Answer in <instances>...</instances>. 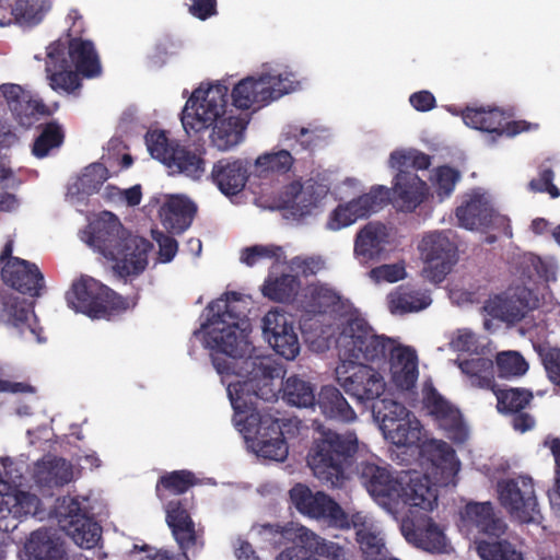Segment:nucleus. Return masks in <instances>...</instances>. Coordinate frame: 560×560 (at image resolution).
I'll return each instance as SVG.
<instances>
[{
    "label": "nucleus",
    "instance_id": "f257e3e1",
    "mask_svg": "<svg viewBox=\"0 0 560 560\" xmlns=\"http://www.w3.org/2000/svg\"><path fill=\"white\" fill-rule=\"evenodd\" d=\"M276 369L269 358H249L243 361L236 376L242 381L228 385V395L234 409V423L247 441H252L259 456L281 462L288 456L281 420L254 407L253 398L260 397L258 389L273 378Z\"/></svg>",
    "mask_w": 560,
    "mask_h": 560
},
{
    "label": "nucleus",
    "instance_id": "b1692460",
    "mask_svg": "<svg viewBox=\"0 0 560 560\" xmlns=\"http://www.w3.org/2000/svg\"><path fill=\"white\" fill-rule=\"evenodd\" d=\"M388 231L381 222H368L362 226L354 238L353 252L361 264L377 261L385 252L388 243Z\"/></svg>",
    "mask_w": 560,
    "mask_h": 560
},
{
    "label": "nucleus",
    "instance_id": "e2e57ef3",
    "mask_svg": "<svg viewBox=\"0 0 560 560\" xmlns=\"http://www.w3.org/2000/svg\"><path fill=\"white\" fill-rule=\"evenodd\" d=\"M283 256L282 247L277 245H254L242 250L241 261L253 267L261 259H275L279 261Z\"/></svg>",
    "mask_w": 560,
    "mask_h": 560
},
{
    "label": "nucleus",
    "instance_id": "8fccbe9b",
    "mask_svg": "<svg viewBox=\"0 0 560 560\" xmlns=\"http://www.w3.org/2000/svg\"><path fill=\"white\" fill-rule=\"evenodd\" d=\"M497 397V408L501 413H516L524 410L533 400V393L525 388H490Z\"/></svg>",
    "mask_w": 560,
    "mask_h": 560
},
{
    "label": "nucleus",
    "instance_id": "0e129e2a",
    "mask_svg": "<svg viewBox=\"0 0 560 560\" xmlns=\"http://www.w3.org/2000/svg\"><path fill=\"white\" fill-rule=\"evenodd\" d=\"M434 418L439 421L440 427L450 433L453 438H462L465 433V427L460 411L453 405L439 412Z\"/></svg>",
    "mask_w": 560,
    "mask_h": 560
},
{
    "label": "nucleus",
    "instance_id": "338daca9",
    "mask_svg": "<svg viewBox=\"0 0 560 560\" xmlns=\"http://www.w3.org/2000/svg\"><path fill=\"white\" fill-rule=\"evenodd\" d=\"M542 363L549 381L557 386L555 393L560 395V349L551 348L546 351Z\"/></svg>",
    "mask_w": 560,
    "mask_h": 560
},
{
    "label": "nucleus",
    "instance_id": "603ef678",
    "mask_svg": "<svg viewBox=\"0 0 560 560\" xmlns=\"http://www.w3.org/2000/svg\"><path fill=\"white\" fill-rule=\"evenodd\" d=\"M12 115L20 126L31 128L42 117L50 115V110L40 100L33 98L30 94L22 98L20 104L13 105Z\"/></svg>",
    "mask_w": 560,
    "mask_h": 560
},
{
    "label": "nucleus",
    "instance_id": "3c124183",
    "mask_svg": "<svg viewBox=\"0 0 560 560\" xmlns=\"http://www.w3.org/2000/svg\"><path fill=\"white\" fill-rule=\"evenodd\" d=\"M340 302L339 294L326 285H313L305 295L304 308L307 313L325 314Z\"/></svg>",
    "mask_w": 560,
    "mask_h": 560
},
{
    "label": "nucleus",
    "instance_id": "2eb2a0df",
    "mask_svg": "<svg viewBox=\"0 0 560 560\" xmlns=\"http://www.w3.org/2000/svg\"><path fill=\"white\" fill-rule=\"evenodd\" d=\"M359 475L370 495L381 505L392 509L399 504L404 474H394L388 467L364 462Z\"/></svg>",
    "mask_w": 560,
    "mask_h": 560
},
{
    "label": "nucleus",
    "instance_id": "6ab92c4d",
    "mask_svg": "<svg viewBox=\"0 0 560 560\" xmlns=\"http://www.w3.org/2000/svg\"><path fill=\"white\" fill-rule=\"evenodd\" d=\"M88 243L97 249L105 258L114 255L131 235L122 226L118 218L112 212H103L95 221L89 224Z\"/></svg>",
    "mask_w": 560,
    "mask_h": 560
},
{
    "label": "nucleus",
    "instance_id": "f3484780",
    "mask_svg": "<svg viewBox=\"0 0 560 560\" xmlns=\"http://www.w3.org/2000/svg\"><path fill=\"white\" fill-rule=\"evenodd\" d=\"M164 503L165 522L180 550L202 548L201 535L190 515L192 502L188 498H175Z\"/></svg>",
    "mask_w": 560,
    "mask_h": 560
},
{
    "label": "nucleus",
    "instance_id": "423d86ee",
    "mask_svg": "<svg viewBox=\"0 0 560 560\" xmlns=\"http://www.w3.org/2000/svg\"><path fill=\"white\" fill-rule=\"evenodd\" d=\"M394 340L377 335L372 326L362 317L351 316L340 327L337 349L340 362L376 363L387 361Z\"/></svg>",
    "mask_w": 560,
    "mask_h": 560
},
{
    "label": "nucleus",
    "instance_id": "6e6552de",
    "mask_svg": "<svg viewBox=\"0 0 560 560\" xmlns=\"http://www.w3.org/2000/svg\"><path fill=\"white\" fill-rule=\"evenodd\" d=\"M55 514L65 533L81 548H94L102 537V527L82 510L78 499L62 497L57 500Z\"/></svg>",
    "mask_w": 560,
    "mask_h": 560
},
{
    "label": "nucleus",
    "instance_id": "72a5a7b5",
    "mask_svg": "<svg viewBox=\"0 0 560 560\" xmlns=\"http://www.w3.org/2000/svg\"><path fill=\"white\" fill-rule=\"evenodd\" d=\"M315 405L327 419L351 422L357 418L353 408L334 385H325L320 388L317 398L315 397Z\"/></svg>",
    "mask_w": 560,
    "mask_h": 560
},
{
    "label": "nucleus",
    "instance_id": "58836bf2",
    "mask_svg": "<svg viewBox=\"0 0 560 560\" xmlns=\"http://www.w3.org/2000/svg\"><path fill=\"white\" fill-rule=\"evenodd\" d=\"M283 195L284 208L291 210L292 214L298 217L310 214L319 200L313 185L304 187L300 182L289 184Z\"/></svg>",
    "mask_w": 560,
    "mask_h": 560
},
{
    "label": "nucleus",
    "instance_id": "412c9836",
    "mask_svg": "<svg viewBox=\"0 0 560 560\" xmlns=\"http://www.w3.org/2000/svg\"><path fill=\"white\" fill-rule=\"evenodd\" d=\"M419 454L431 464L438 486H447L459 470L455 450L444 441L430 440L421 443Z\"/></svg>",
    "mask_w": 560,
    "mask_h": 560
},
{
    "label": "nucleus",
    "instance_id": "864d4df0",
    "mask_svg": "<svg viewBox=\"0 0 560 560\" xmlns=\"http://www.w3.org/2000/svg\"><path fill=\"white\" fill-rule=\"evenodd\" d=\"M478 556L482 560H523V556L508 540H476Z\"/></svg>",
    "mask_w": 560,
    "mask_h": 560
},
{
    "label": "nucleus",
    "instance_id": "5701e85b",
    "mask_svg": "<svg viewBox=\"0 0 560 560\" xmlns=\"http://www.w3.org/2000/svg\"><path fill=\"white\" fill-rule=\"evenodd\" d=\"M211 179L225 196L241 192L249 176V163L245 160L221 159L211 171Z\"/></svg>",
    "mask_w": 560,
    "mask_h": 560
},
{
    "label": "nucleus",
    "instance_id": "0eeeda50",
    "mask_svg": "<svg viewBox=\"0 0 560 560\" xmlns=\"http://www.w3.org/2000/svg\"><path fill=\"white\" fill-rule=\"evenodd\" d=\"M68 305L92 319L110 320L137 304L92 277H81L74 281L66 295Z\"/></svg>",
    "mask_w": 560,
    "mask_h": 560
},
{
    "label": "nucleus",
    "instance_id": "e433bc0d",
    "mask_svg": "<svg viewBox=\"0 0 560 560\" xmlns=\"http://www.w3.org/2000/svg\"><path fill=\"white\" fill-rule=\"evenodd\" d=\"M456 218L460 226L474 230L492 223L493 209L479 196H475L457 207Z\"/></svg>",
    "mask_w": 560,
    "mask_h": 560
},
{
    "label": "nucleus",
    "instance_id": "a211bd4d",
    "mask_svg": "<svg viewBox=\"0 0 560 560\" xmlns=\"http://www.w3.org/2000/svg\"><path fill=\"white\" fill-rule=\"evenodd\" d=\"M462 116L468 127L493 135L492 141L495 137L503 135L514 137L530 128V124L525 120L508 121L505 113L497 107H466Z\"/></svg>",
    "mask_w": 560,
    "mask_h": 560
},
{
    "label": "nucleus",
    "instance_id": "4468645a",
    "mask_svg": "<svg viewBox=\"0 0 560 560\" xmlns=\"http://www.w3.org/2000/svg\"><path fill=\"white\" fill-rule=\"evenodd\" d=\"M420 250L424 277L433 283H441L457 261L455 244L443 233L435 232L422 238Z\"/></svg>",
    "mask_w": 560,
    "mask_h": 560
},
{
    "label": "nucleus",
    "instance_id": "7c9ffc66",
    "mask_svg": "<svg viewBox=\"0 0 560 560\" xmlns=\"http://www.w3.org/2000/svg\"><path fill=\"white\" fill-rule=\"evenodd\" d=\"M197 208L188 198L172 196L160 209L163 225L174 234L186 231L196 214Z\"/></svg>",
    "mask_w": 560,
    "mask_h": 560
},
{
    "label": "nucleus",
    "instance_id": "aec40b11",
    "mask_svg": "<svg viewBox=\"0 0 560 560\" xmlns=\"http://www.w3.org/2000/svg\"><path fill=\"white\" fill-rule=\"evenodd\" d=\"M151 248L152 243L144 237L129 235L108 260L114 261L113 269L120 278L137 277L145 270Z\"/></svg>",
    "mask_w": 560,
    "mask_h": 560
},
{
    "label": "nucleus",
    "instance_id": "39448f33",
    "mask_svg": "<svg viewBox=\"0 0 560 560\" xmlns=\"http://www.w3.org/2000/svg\"><path fill=\"white\" fill-rule=\"evenodd\" d=\"M358 450L359 440L353 431H323L312 443L307 465L322 485L341 488L349 478Z\"/></svg>",
    "mask_w": 560,
    "mask_h": 560
},
{
    "label": "nucleus",
    "instance_id": "6e6d98bb",
    "mask_svg": "<svg viewBox=\"0 0 560 560\" xmlns=\"http://www.w3.org/2000/svg\"><path fill=\"white\" fill-rule=\"evenodd\" d=\"M282 139L284 142L292 141V143H289L288 145L291 148L292 151L298 153V147L301 150L313 151L314 148L318 144L320 136L318 135L317 129L312 130L305 127L289 125L282 131Z\"/></svg>",
    "mask_w": 560,
    "mask_h": 560
},
{
    "label": "nucleus",
    "instance_id": "4be33fe9",
    "mask_svg": "<svg viewBox=\"0 0 560 560\" xmlns=\"http://www.w3.org/2000/svg\"><path fill=\"white\" fill-rule=\"evenodd\" d=\"M1 278L7 285L33 298L39 296L44 288V276L39 268L22 258L5 261L1 269Z\"/></svg>",
    "mask_w": 560,
    "mask_h": 560
},
{
    "label": "nucleus",
    "instance_id": "c03bdc74",
    "mask_svg": "<svg viewBox=\"0 0 560 560\" xmlns=\"http://www.w3.org/2000/svg\"><path fill=\"white\" fill-rule=\"evenodd\" d=\"M33 314L25 300L13 294H5L0 300V324L15 327L23 330L31 328L30 315Z\"/></svg>",
    "mask_w": 560,
    "mask_h": 560
},
{
    "label": "nucleus",
    "instance_id": "20e7f679",
    "mask_svg": "<svg viewBox=\"0 0 560 560\" xmlns=\"http://www.w3.org/2000/svg\"><path fill=\"white\" fill-rule=\"evenodd\" d=\"M225 296V301L211 302L207 307L211 316L208 319L206 343L215 351L212 363L217 372L221 375H236L243 361L264 357L252 354L254 348L246 330L240 327V315L230 308L229 302L240 301L241 294L232 291L226 292Z\"/></svg>",
    "mask_w": 560,
    "mask_h": 560
},
{
    "label": "nucleus",
    "instance_id": "1a4fd4ad",
    "mask_svg": "<svg viewBox=\"0 0 560 560\" xmlns=\"http://www.w3.org/2000/svg\"><path fill=\"white\" fill-rule=\"evenodd\" d=\"M501 504L521 523H539L541 514L535 494L533 479L518 476L498 485Z\"/></svg>",
    "mask_w": 560,
    "mask_h": 560
},
{
    "label": "nucleus",
    "instance_id": "a18cd8bd",
    "mask_svg": "<svg viewBox=\"0 0 560 560\" xmlns=\"http://www.w3.org/2000/svg\"><path fill=\"white\" fill-rule=\"evenodd\" d=\"M283 400L298 408H308L315 406V388L310 382L292 375L283 383Z\"/></svg>",
    "mask_w": 560,
    "mask_h": 560
},
{
    "label": "nucleus",
    "instance_id": "4c0bfd02",
    "mask_svg": "<svg viewBox=\"0 0 560 560\" xmlns=\"http://www.w3.org/2000/svg\"><path fill=\"white\" fill-rule=\"evenodd\" d=\"M35 476L40 485L47 487H62L72 479V465L60 457L43 459L36 466Z\"/></svg>",
    "mask_w": 560,
    "mask_h": 560
},
{
    "label": "nucleus",
    "instance_id": "c85d7f7f",
    "mask_svg": "<svg viewBox=\"0 0 560 560\" xmlns=\"http://www.w3.org/2000/svg\"><path fill=\"white\" fill-rule=\"evenodd\" d=\"M387 359L389 360L392 381L396 387L404 390L411 389L419 374L418 358L415 350L394 343Z\"/></svg>",
    "mask_w": 560,
    "mask_h": 560
},
{
    "label": "nucleus",
    "instance_id": "c9c22d12",
    "mask_svg": "<svg viewBox=\"0 0 560 560\" xmlns=\"http://www.w3.org/2000/svg\"><path fill=\"white\" fill-rule=\"evenodd\" d=\"M198 482L195 474L187 469L164 472L155 485V494L161 502L172 500L171 497L180 498Z\"/></svg>",
    "mask_w": 560,
    "mask_h": 560
},
{
    "label": "nucleus",
    "instance_id": "5fc2aeb1",
    "mask_svg": "<svg viewBox=\"0 0 560 560\" xmlns=\"http://www.w3.org/2000/svg\"><path fill=\"white\" fill-rule=\"evenodd\" d=\"M373 413L381 421V428L385 432L410 415L409 410L400 402L392 399H383L373 406Z\"/></svg>",
    "mask_w": 560,
    "mask_h": 560
},
{
    "label": "nucleus",
    "instance_id": "49530a36",
    "mask_svg": "<svg viewBox=\"0 0 560 560\" xmlns=\"http://www.w3.org/2000/svg\"><path fill=\"white\" fill-rule=\"evenodd\" d=\"M39 133L34 139L32 153L38 159L46 158L54 149H58L65 141L62 126L52 120L38 126Z\"/></svg>",
    "mask_w": 560,
    "mask_h": 560
},
{
    "label": "nucleus",
    "instance_id": "a19ab883",
    "mask_svg": "<svg viewBox=\"0 0 560 560\" xmlns=\"http://www.w3.org/2000/svg\"><path fill=\"white\" fill-rule=\"evenodd\" d=\"M431 303L429 295L406 287H398L388 294V307L393 314L419 312Z\"/></svg>",
    "mask_w": 560,
    "mask_h": 560
},
{
    "label": "nucleus",
    "instance_id": "a878e982",
    "mask_svg": "<svg viewBox=\"0 0 560 560\" xmlns=\"http://www.w3.org/2000/svg\"><path fill=\"white\" fill-rule=\"evenodd\" d=\"M393 195L396 206L407 212L419 207L428 195V186L417 174L400 170L394 179Z\"/></svg>",
    "mask_w": 560,
    "mask_h": 560
},
{
    "label": "nucleus",
    "instance_id": "f704fd0d",
    "mask_svg": "<svg viewBox=\"0 0 560 560\" xmlns=\"http://www.w3.org/2000/svg\"><path fill=\"white\" fill-rule=\"evenodd\" d=\"M301 546L308 553L305 560H345L346 552L339 544L327 540L306 527L298 529Z\"/></svg>",
    "mask_w": 560,
    "mask_h": 560
},
{
    "label": "nucleus",
    "instance_id": "f8f14e48",
    "mask_svg": "<svg viewBox=\"0 0 560 560\" xmlns=\"http://www.w3.org/2000/svg\"><path fill=\"white\" fill-rule=\"evenodd\" d=\"M390 202V189L386 186H373L369 192L346 203H340L329 215L327 228L332 231L347 228L360 219L369 218Z\"/></svg>",
    "mask_w": 560,
    "mask_h": 560
},
{
    "label": "nucleus",
    "instance_id": "7ed1b4c3",
    "mask_svg": "<svg viewBox=\"0 0 560 560\" xmlns=\"http://www.w3.org/2000/svg\"><path fill=\"white\" fill-rule=\"evenodd\" d=\"M228 97L229 88L220 82L195 90L182 112L186 132H200L213 125L210 139L215 148L226 151L241 143L248 121L226 110Z\"/></svg>",
    "mask_w": 560,
    "mask_h": 560
},
{
    "label": "nucleus",
    "instance_id": "37998d69",
    "mask_svg": "<svg viewBox=\"0 0 560 560\" xmlns=\"http://www.w3.org/2000/svg\"><path fill=\"white\" fill-rule=\"evenodd\" d=\"M300 285L301 281L294 275L269 276L262 285V294L271 301L289 303L296 296Z\"/></svg>",
    "mask_w": 560,
    "mask_h": 560
},
{
    "label": "nucleus",
    "instance_id": "13d9d810",
    "mask_svg": "<svg viewBox=\"0 0 560 560\" xmlns=\"http://www.w3.org/2000/svg\"><path fill=\"white\" fill-rule=\"evenodd\" d=\"M293 156L288 150H280L278 152L265 153L257 158L255 165L259 170V175L264 173H278L283 174L290 171L293 164Z\"/></svg>",
    "mask_w": 560,
    "mask_h": 560
},
{
    "label": "nucleus",
    "instance_id": "473e14b6",
    "mask_svg": "<svg viewBox=\"0 0 560 560\" xmlns=\"http://www.w3.org/2000/svg\"><path fill=\"white\" fill-rule=\"evenodd\" d=\"M405 536L407 540L412 541L423 550L438 553L447 552L448 544L446 536L432 518L412 524L411 529L405 527Z\"/></svg>",
    "mask_w": 560,
    "mask_h": 560
},
{
    "label": "nucleus",
    "instance_id": "c756f323",
    "mask_svg": "<svg viewBox=\"0 0 560 560\" xmlns=\"http://www.w3.org/2000/svg\"><path fill=\"white\" fill-rule=\"evenodd\" d=\"M26 550L34 560H68L63 542L51 528L34 530L26 542Z\"/></svg>",
    "mask_w": 560,
    "mask_h": 560
},
{
    "label": "nucleus",
    "instance_id": "2f4dec72",
    "mask_svg": "<svg viewBox=\"0 0 560 560\" xmlns=\"http://www.w3.org/2000/svg\"><path fill=\"white\" fill-rule=\"evenodd\" d=\"M205 150L180 145L174 147L170 159L164 164L172 173L184 174L192 179H199L205 173Z\"/></svg>",
    "mask_w": 560,
    "mask_h": 560
},
{
    "label": "nucleus",
    "instance_id": "9d476101",
    "mask_svg": "<svg viewBox=\"0 0 560 560\" xmlns=\"http://www.w3.org/2000/svg\"><path fill=\"white\" fill-rule=\"evenodd\" d=\"M290 499L302 514L323 520L339 529H349L351 516L328 494L322 491L313 493L307 486L296 483L290 490Z\"/></svg>",
    "mask_w": 560,
    "mask_h": 560
},
{
    "label": "nucleus",
    "instance_id": "79ce46f5",
    "mask_svg": "<svg viewBox=\"0 0 560 560\" xmlns=\"http://www.w3.org/2000/svg\"><path fill=\"white\" fill-rule=\"evenodd\" d=\"M458 368L478 388L490 389L494 387L493 361L485 357H476L458 361Z\"/></svg>",
    "mask_w": 560,
    "mask_h": 560
},
{
    "label": "nucleus",
    "instance_id": "393cba45",
    "mask_svg": "<svg viewBox=\"0 0 560 560\" xmlns=\"http://www.w3.org/2000/svg\"><path fill=\"white\" fill-rule=\"evenodd\" d=\"M462 521L468 529H476L480 534L499 538L504 534L506 525L498 517L490 502L467 503L460 513Z\"/></svg>",
    "mask_w": 560,
    "mask_h": 560
},
{
    "label": "nucleus",
    "instance_id": "4d7b16f0",
    "mask_svg": "<svg viewBox=\"0 0 560 560\" xmlns=\"http://www.w3.org/2000/svg\"><path fill=\"white\" fill-rule=\"evenodd\" d=\"M431 165V156L411 149V150H396L390 153L389 166L400 170L408 171V168L415 170H428Z\"/></svg>",
    "mask_w": 560,
    "mask_h": 560
},
{
    "label": "nucleus",
    "instance_id": "f03ea898",
    "mask_svg": "<svg viewBox=\"0 0 560 560\" xmlns=\"http://www.w3.org/2000/svg\"><path fill=\"white\" fill-rule=\"evenodd\" d=\"M68 19L72 23L66 34L47 47L45 70L54 91L71 93L81 86L80 75L88 79L101 75L102 65L94 43L82 37L85 31L82 15L73 9Z\"/></svg>",
    "mask_w": 560,
    "mask_h": 560
},
{
    "label": "nucleus",
    "instance_id": "052dcab7",
    "mask_svg": "<svg viewBox=\"0 0 560 560\" xmlns=\"http://www.w3.org/2000/svg\"><path fill=\"white\" fill-rule=\"evenodd\" d=\"M497 368L500 377H515L524 375L528 370V363L516 351L501 352L497 355Z\"/></svg>",
    "mask_w": 560,
    "mask_h": 560
},
{
    "label": "nucleus",
    "instance_id": "bf43d9fd",
    "mask_svg": "<svg viewBox=\"0 0 560 560\" xmlns=\"http://www.w3.org/2000/svg\"><path fill=\"white\" fill-rule=\"evenodd\" d=\"M178 142L171 140L164 130H150L145 135V144L152 158L163 164L170 159Z\"/></svg>",
    "mask_w": 560,
    "mask_h": 560
},
{
    "label": "nucleus",
    "instance_id": "774afa93",
    "mask_svg": "<svg viewBox=\"0 0 560 560\" xmlns=\"http://www.w3.org/2000/svg\"><path fill=\"white\" fill-rule=\"evenodd\" d=\"M107 168L101 163H93L89 165L82 177L81 184L84 188L98 189L107 179Z\"/></svg>",
    "mask_w": 560,
    "mask_h": 560
},
{
    "label": "nucleus",
    "instance_id": "9b49d317",
    "mask_svg": "<svg viewBox=\"0 0 560 560\" xmlns=\"http://www.w3.org/2000/svg\"><path fill=\"white\" fill-rule=\"evenodd\" d=\"M335 373L338 384L358 401L374 400L385 390L381 373L364 363L340 362Z\"/></svg>",
    "mask_w": 560,
    "mask_h": 560
},
{
    "label": "nucleus",
    "instance_id": "ea45409f",
    "mask_svg": "<svg viewBox=\"0 0 560 560\" xmlns=\"http://www.w3.org/2000/svg\"><path fill=\"white\" fill-rule=\"evenodd\" d=\"M528 310V303L515 296L506 299L497 298L485 304V311L488 315L510 325L521 322Z\"/></svg>",
    "mask_w": 560,
    "mask_h": 560
},
{
    "label": "nucleus",
    "instance_id": "bb28decb",
    "mask_svg": "<svg viewBox=\"0 0 560 560\" xmlns=\"http://www.w3.org/2000/svg\"><path fill=\"white\" fill-rule=\"evenodd\" d=\"M432 511L438 503L436 489L429 485V477L417 472H404L399 504Z\"/></svg>",
    "mask_w": 560,
    "mask_h": 560
},
{
    "label": "nucleus",
    "instance_id": "680f3d73",
    "mask_svg": "<svg viewBox=\"0 0 560 560\" xmlns=\"http://www.w3.org/2000/svg\"><path fill=\"white\" fill-rule=\"evenodd\" d=\"M459 179L460 173L456 168H453L448 165H442L435 168L433 186L440 201H443L445 198H448L453 194Z\"/></svg>",
    "mask_w": 560,
    "mask_h": 560
},
{
    "label": "nucleus",
    "instance_id": "69168bd1",
    "mask_svg": "<svg viewBox=\"0 0 560 560\" xmlns=\"http://www.w3.org/2000/svg\"><path fill=\"white\" fill-rule=\"evenodd\" d=\"M545 445L549 446L555 459L553 486L548 491V495L551 505L560 509V439L555 438L550 442L545 441Z\"/></svg>",
    "mask_w": 560,
    "mask_h": 560
},
{
    "label": "nucleus",
    "instance_id": "de8ad7c7",
    "mask_svg": "<svg viewBox=\"0 0 560 560\" xmlns=\"http://www.w3.org/2000/svg\"><path fill=\"white\" fill-rule=\"evenodd\" d=\"M50 8L49 0H16L12 14L19 25L33 27L44 20Z\"/></svg>",
    "mask_w": 560,
    "mask_h": 560
},
{
    "label": "nucleus",
    "instance_id": "cd10ccee",
    "mask_svg": "<svg viewBox=\"0 0 560 560\" xmlns=\"http://www.w3.org/2000/svg\"><path fill=\"white\" fill-rule=\"evenodd\" d=\"M355 529V540L362 551L363 560H393L384 539L362 513H354L349 521V528Z\"/></svg>",
    "mask_w": 560,
    "mask_h": 560
},
{
    "label": "nucleus",
    "instance_id": "09e8293b",
    "mask_svg": "<svg viewBox=\"0 0 560 560\" xmlns=\"http://www.w3.org/2000/svg\"><path fill=\"white\" fill-rule=\"evenodd\" d=\"M385 435L398 447H416L420 450V442L422 438V427L417 419H409V417L396 425L386 430Z\"/></svg>",
    "mask_w": 560,
    "mask_h": 560
},
{
    "label": "nucleus",
    "instance_id": "dca6fc26",
    "mask_svg": "<svg viewBox=\"0 0 560 560\" xmlns=\"http://www.w3.org/2000/svg\"><path fill=\"white\" fill-rule=\"evenodd\" d=\"M262 334L273 350L287 360L300 353V341L291 315L275 308L262 317Z\"/></svg>",
    "mask_w": 560,
    "mask_h": 560
},
{
    "label": "nucleus",
    "instance_id": "ddd939ff",
    "mask_svg": "<svg viewBox=\"0 0 560 560\" xmlns=\"http://www.w3.org/2000/svg\"><path fill=\"white\" fill-rule=\"evenodd\" d=\"M289 93L282 86L281 75L262 73L259 77H247L241 80L232 90L233 106L237 109H249L253 105L265 106Z\"/></svg>",
    "mask_w": 560,
    "mask_h": 560
}]
</instances>
